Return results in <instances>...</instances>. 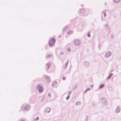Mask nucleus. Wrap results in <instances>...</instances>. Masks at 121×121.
Instances as JSON below:
<instances>
[{"label":"nucleus","mask_w":121,"mask_h":121,"mask_svg":"<svg viewBox=\"0 0 121 121\" xmlns=\"http://www.w3.org/2000/svg\"><path fill=\"white\" fill-rule=\"evenodd\" d=\"M73 33V32L71 30L69 31L68 33V34H71Z\"/></svg>","instance_id":"obj_8"},{"label":"nucleus","mask_w":121,"mask_h":121,"mask_svg":"<svg viewBox=\"0 0 121 121\" xmlns=\"http://www.w3.org/2000/svg\"><path fill=\"white\" fill-rule=\"evenodd\" d=\"M51 56V55H49L47 56V57L48 58H49Z\"/></svg>","instance_id":"obj_16"},{"label":"nucleus","mask_w":121,"mask_h":121,"mask_svg":"<svg viewBox=\"0 0 121 121\" xmlns=\"http://www.w3.org/2000/svg\"><path fill=\"white\" fill-rule=\"evenodd\" d=\"M112 73H110V74L109 77L107 78V79H109L110 78L111 76H112Z\"/></svg>","instance_id":"obj_11"},{"label":"nucleus","mask_w":121,"mask_h":121,"mask_svg":"<svg viewBox=\"0 0 121 121\" xmlns=\"http://www.w3.org/2000/svg\"><path fill=\"white\" fill-rule=\"evenodd\" d=\"M30 107L29 106H27L24 108V109L25 110L28 109Z\"/></svg>","instance_id":"obj_5"},{"label":"nucleus","mask_w":121,"mask_h":121,"mask_svg":"<svg viewBox=\"0 0 121 121\" xmlns=\"http://www.w3.org/2000/svg\"><path fill=\"white\" fill-rule=\"evenodd\" d=\"M62 79L63 80H65V77H63Z\"/></svg>","instance_id":"obj_19"},{"label":"nucleus","mask_w":121,"mask_h":121,"mask_svg":"<svg viewBox=\"0 0 121 121\" xmlns=\"http://www.w3.org/2000/svg\"><path fill=\"white\" fill-rule=\"evenodd\" d=\"M104 84H103L101 85H100L99 87V88L101 89V88H102L104 86Z\"/></svg>","instance_id":"obj_7"},{"label":"nucleus","mask_w":121,"mask_h":121,"mask_svg":"<svg viewBox=\"0 0 121 121\" xmlns=\"http://www.w3.org/2000/svg\"><path fill=\"white\" fill-rule=\"evenodd\" d=\"M69 95H68V96L66 97V99L67 100H68V99H69Z\"/></svg>","instance_id":"obj_13"},{"label":"nucleus","mask_w":121,"mask_h":121,"mask_svg":"<svg viewBox=\"0 0 121 121\" xmlns=\"http://www.w3.org/2000/svg\"><path fill=\"white\" fill-rule=\"evenodd\" d=\"M47 110H48V112H49L50 111V109L49 108L47 109Z\"/></svg>","instance_id":"obj_18"},{"label":"nucleus","mask_w":121,"mask_h":121,"mask_svg":"<svg viewBox=\"0 0 121 121\" xmlns=\"http://www.w3.org/2000/svg\"><path fill=\"white\" fill-rule=\"evenodd\" d=\"M48 95H49V96H50V94H48Z\"/></svg>","instance_id":"obj_22"},{"label":"nucleus","mask_w":121,"mask_h":121,"mask_svg":"<svg viewBox=\"0 0 121 121\" xmlns=\"http://www.w3.org/2000/svg\"><path fill=\"white\" fill-rule=\"evenodd\" d=\"M67 63L66 64L65 66V68H66V66H67Z\"/></svg>","instance_id":"obj_21"},{"label":"nucleus","mask_w":121,"mask_h":121,"mask_svg":"<svg viewBox=\"0 0 121 121\" xmlns=\"http://www.w3.org/2000/svg\"><path fill=\"white\" fill-rule=\"evenodd\" d=\"M80 102H77L76 104V105H79L80 104Z\"/></svg>","instance_id":"obj_12"},{"label":"nucleus","mask_w":121,"mask_h":121,"mask_svg":"<svg viewBox=\"0 0 121 121\" xmlns=\"http://www.w3.org/2000/svg\"><path fill=\"white\" fill-rule=\"evenodd\" d=\"M120 111V109L119 108H117L116 109V111L117 112H118Z\"/></svg>","instance_id":"obj_9"},{"label":"nucleus","mask_w":121,"mask_h":121,"mask_svg":"<svg viewBox=\"0 0 121 121\" xmlns=\"http://www.w3.org/2000/svg\"><path fill=\"white\" fill-rule=\"evenodd\" d=\"M47 80H48V81H49V78H46Z\"/></svg>","instance_id":"obj_17"},{"label":"nucleus","mask_w":121,"mask_h":121,"mask_svg":"<svg viewBox=\"0 0 121 121\" xmlns=\"http://www.w3.org/2000/svg\"><path fill=\"white\" fill-rule=\"evenodd\" d=\"M120 0H114V1L116 3H118L119 2Z\"/></svg>","instance_id":"obj_10"},{"label":"nucleus","mask_w":121,"mask_h":121,"mask_svg":"<svg viewBox=\"0 0 121 121\" xmlns=\"http://www.w3.org/2000/svg\"><path fill=\"white\" fill-rule=\"evenodd\" d=\"M111 53L110 52H108L106 53L105 57L106 58H107L111 55Z\"/></svg>","instance_id":"obj_4"},{"label":"nucleus","mask_w":121,"mask_h":121,"mask_svg":"<svg viewBox=\"0 0 121 121\" xmlns=\"http://www.w3.org/2000/svg\"><path fill=\"white\" fill-rule=\"evenodd\" d=\"M37 88L38 89L39 91L40 92H41L43 91V88L42 87L38 86Z\"/></svg>","instance_id":"obj_2"},{"label":"nucleus","mask_w":121,"mask_h":121,"mask_svg":"<svg viewBox=\"0 0 121 121\" xmlns=\"http://www.w3.org/2000/svg\"><path fill=\"white\" fill-rule=\"evenodd\" d=\"M21 121H24V120H21Z\"/></svg>","instance_id":"obj_23"},{"label":"nucleus","mask_w":121,"mask_h":121,"mask_svg":"<svg viewBox=\"0 0 121 121\" xmlns=\"http://www.w3.org/2000/svg\"><path fill=\"white\" fill-rule=\"evenodd\" d=\"M55 41V40L54 38H52L51 39L49 42V45L50 46H53L54 44Z\"/></svg>","instance_id":"obj_1"},{"label":"nucleus","mask_w":121,"mask_h":121,"mask_svg":"<svg viewBox=\"0 0 121 121\" xmlns=\"http://www.w3.org/2000/svg\"><path fill=\"white\" fill-rule=\"evenodd\" d=\"M74 43L75 45H78L80 44V42L78 40H76L74 41Z\"/></svg>","instance_id":"obj_3"},{"label":"nucleus","mask_w":121,"mask_h":121,"mask_svg":"<svg viewBox=\"0 0 121 121\" xmlns=\"http://www.w3.org/2000/svg\"><path fill=\"white\" fill-rule=\"evenodd\" d=\"M51 65L50 63H48L47 64V69H48L50 67Z\"/></svg>","instance_id":"obj_6"},{"label":"nucleus","mask_w":121,"mask_h":121,"mask_svg":"<svg viewBox=\"0 0 121 121\" xmlns=\"http://www.w3.org/2000/svg\"><path fill=\"white\" fill-rule=\"evenodd\" d=\"M104 16L105 17L106 16V13H104Z\"/></svg>","instance_id":"obj_20"},{"label":"nucleus","mask_w":121,"mask_h":121,"mask_svg":"<svg viewBox=\"0 0 121 121\" xmlns=\"http://www.w3.org/2000/svg\"><path fill=\"white\" fill-rule=\"evenodd\" d=\"M90 33H88L87 34V36L88 37H90Z\"/></svg>","instance_id":"obj_15"},{"label":"nucleus","mask_w":121,"mask_h":121,"mask_svg":"<svg viewBox=\"0 0 121 121\" xmlns=\"http://www.w3.org/2000/svg\"><path fill=\"white\" fill-rule=\"evenodd\" d=\"M39 119V118L38 117H37L36 119H34V121L37 120Z\"/></svg>","instance_id":"obj_14"}]
</instances>
